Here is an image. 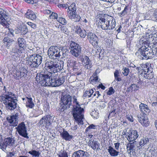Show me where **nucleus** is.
<instances>
[{
    "label": "nucleus",
    "instance_id": "1",
    "mask_svg": "<svg viewBox=\"0 0 157 157\" xmlns=\"http://www.w3.org/2000/svg\"><path fill=\"white\" fill-rule=\"evenodd\" d=\"M61 101L63 105L61 109V111H63L65 109L69 108L71 106H73L72 115L75 122L78 124H83L84 118L82 112L84 110L81 106L83 105L82 104L80 105L77 99L74 98L73 101L74 105H72V96L68 94H63L61 97Z\"/></svg>",
    "mask_w": 157,
    "mask_h": 157
},
{
    "label": "nucleus",
    "instance_id": "2",
    "mask_svg": "<svg viewBox=\"0 0 157 157\" xmlns=\"http://www.w3.org/2000/svg\"><path fill=\"white\" fill-rule=\"evenodd\" d=\"M51 75L48 74H40L37 75L36 77V81L42 86H52L56 87L62 85L65 82V78L64 77L56 78H51Z\"/></svg>",
    "mask_w": 157,
    "mask_h": 157
},
{
    "label": "nucleus",
    "instance_id": "3",
    "mask_svg": "<svg viewBox=\"0 0 157 157\" xmlns=\"http://www.w3.org/2000/svg\"><path fill=\"white\" fill-rule=\"evenodd\" d=\"M3 90L5 91L6 94L0 96V100L5 105L6 108L9 110H14L17 107V100L13 97L14 94L11 92L6 91V87L4 86Z\"/></svg>",
    "mask_w": 157,
    "mask_h": 157
},
{
    "label": "nucleus",
    "instance_id": "4",
    "mask_svg": "<svg viewBox=\"0 0 157 157\" xmlns=\"http://www.w3.org/2000/svg\"><path fill=\"white\" fill-rule=\"evenodd\" d=\"M111 19H106L101 18L98 23V25L101 26L102 29L106 30V32L109 34H112L115 29V21L112 17Z\"/></svg>",
    "mask_w": 157,
    "mask_h": 157
},
{
    "label": "nucleus",
    "instance_id": "5",
    "mask_svg": "<svg viewBox=\"0 0 157 157\" xmlns=\"http://www.w3.org/2000/svg\"><path fill=\"white\" fill-rule=\"evenodd\" d=\"M151 49L149 50L147 48H145L142 47L137 50L135 55L139 59H147L154 55L157 57V49H154L152 52H151Z\"/></svg>",
    "mask_w": 157,
    "mask_h": 157
},
{
    "label": "nucleus",
    "instance_id": "6",
    "mask_svg": "<svg viewBox=\"0 0 157 157\" xmlns=\"http://www.w3.org/2000/svg\"><path fill=\"white\" fill-rule=\"evenodd\" d=\"M63 63L62 65L54 59L48 62L45 63V69L49 73L48 75L51 76V74L55 73L61 70L63 68Z\"/></svg>",
    "mask_w": 157,
    "mask_h": 157
},
{
    "label": "nucleus",
    "instance_id": "7",
    "mask_svg": "<svg viewBox=\"0 0 157 157\" xmlns=\"http://www.w3.org/2000/svg\"><path fill=\"white\" fill-rule=\"evenodd\" d=\"M60 47L56 46H51L48 51V54L49 57L55 60L56 59L60 57L61 55H62L63 57H65L66 51L64 53V51H60Z\"/></svg>",
    "mask_w": 157,
    "mask_h": 157
},
{
    "label": "nucleus",
    "instance_id": "8",
    "mask_svg": "<svg viewBox=\"0 0 157 157\" xmlns=\"http://www.w3.org/2000/svg\"><path fill=\"white\" fill-rule=\"evenodd\" d=\"M42 59L41 56L34 54L29 56L28 59L27 60L26 63L31 67H36L41 63Z\"/></svg>",
    "mask_w": 157,
    "mask_h": 157
},
{
    "label": "nucleus",
    "instance_id": "9",
    "mask_svg": "<svg viewBox=\"0 0 157 157\" xmlns=\"http://www.w3.org/2000/svg\"><path fill=\"white\" fill-rule=\"evenodd\" d=\"M76 7L75 3H72L68 7L67 15L70 18L75 22L79 21L81 17L80 16L76 14Z\"/></svg>",
    "mask_w": 157,
    "mask_h": 157
},
{
    "label": "nucleus",
    "instance_id": "10",
    "mask_svg": "<svg viewBox=\"0 0 157 157\" xmlns=\"http://www.w3.org/2000/svg\"><path fill=\"white\" fill-rule=\"evenodd\" d=\"M145 37L146 41L149 44H153V47L151 52H153V50L157 49V32H156L154 34L147 33L146 34Z\"/></svg>",
    "mask_w": 157,
    "mask_h": 157
},
{
    "label": "nucleus",
    "instance_id": "11",
    "mask_svg": "<svg viewBox=\"0 0 157 157\" xmlns=\"http://www.w3.org/2000/svg\"><path fill=\"white\" fill-rule=\"evenodd\" d=\"M54 116L50 115H47L42 117L39 122L40 125L48 128L53 122Z\"/></svg>",
    "mask_w": 157,
    "mask_h": 157
},
{
    "label": "nucleus",
    "instance_id": "12",
    "mask_svg": "<svg viewBox=\"0 0 157 157\" xmlns=\"http://www.w3.org/2000/svg\"><path fill=\"white\" fill-rule=\"evenodd\" d=\"M123 134L125 135L127 140L130 142L135 141L139 136L136 130H127L126 132H124Z\"/></svg>",
    "mask_w": 157,
    "mask_h": 157
},
{
    "label": "nucleus",
    "instance_id": "13",
    "mask_svg": "<svg viewBox=\"0 0 157 157\" xmlns=\"http://www.w3.org/2000/svg\"><path fill=\"white\" fill-rule=\"evenodd\" d=\"M150 65V63H147L144 65V68L142 69V74L144 78L147 79L152 78L154 76L153 69Z\"/></svg>",
    "mask_w": 157,
    "mask_h": 157
},
{
    "label": "nucleus",
    "instance_id": "14",
    "mask_svg": "<svg viewBox=\"0 0 157 157\" xmlns=\"http://www.w3.org/2000/svg\"><path fill=\"white\" fill-rule=\"evenodd\" d=\"M70 52L76 57H78L81 53L80 46L77 43L71 42L70 44Z\"/></svg>",
    "mask_w": 157,
    "mask_h": 157
},
{
    "label": "nucleus",
    "instance_id": "15",
    "mask_svg": "<svg viewBox=\"0 0 157 157\" xmlns=\"http://www.w3.org/2000/svg\"><path fill=\"white\" fill-rule=\"evenodd\" d=\"M15 128L20 135L27 139L29 138L28 136V134L27 132L26 128L24 122H22L19 124L17 127H16Z\"/></svg>",
    "mask_w": 157,
    "mask_h": 157
},
{
    "label": "nucleus",
    "instance_id": "16",
    "mask_svg": "<svg viewBox=\"0 0 157 157\" xmlns=\"http://www.w3.org/2000/svg\"><path fill=\"white\" fill-rule=\"evenodd\" d=\"M7 17V15L6 12L4 11L2 9L0 8V24L6 27H9V24L6 20Z\"/></svg>",
    "mask_w": 157,
    "mask_h": 157
},
{
    "label": "nucleus",
    "instance_id": "17",
    "mask_svg": "<svg viewBox=\"0 0 157 157\" xmlns=\"http://www.w3.org/2000/svg\"><path fill=\"white\" fill-rule=\"evenodd\" d=\"M81 61L83 63V65L85 68L90 69L92 67L93 65L92 62L87 56H82L81 58Z\"/></svg>",
    "mask_w": 157,
    "mask_h": 157
},
{
    "label": "nucleus",
    "instance_id": "18",
    "mask_svg": "<svg viewBox=\"0 0 157 157\" xmlns=\"http://www.w3.org/2000/svg\"><path fill=\"white\" fill-rule=\"evenodd\" d=\"M22 52H21L17 47L15 46L12 49L11 51L12 59L15 61L18 60L20 59L21 54Z\"/></svg>",
    "mask_w": 157,
    "mask_h": 157
},
{
    "label": "nucleus",
    "instance_id": "19",
    "mask_svg": "<svg viewBox=\"0 0 157 157\" xmlns=\"http://www.w3.org/2000/svg\"><path fill=\"white\" fill-rule=\"evenodd\" d=\"M87 37L90 43L93 46H97L98 40L97 36L92 33L89 32L87 33Z\"/></svg>",
    "mask_w": 157,
    "mask_h": 157
},
{
    "label": "nucleus",
    "instance_id": "20",
    "mask_svg": "<svg viewBox=\"0 0 157 157\" xmlns=\"http://www.w3.org/2000/svg\"><path fill=\"white\" fill-rule=\"evenodd\" d=\"M137 117L138 121L143 126L147 127L149 125V122L146 116L140 114L137 115Z\"/></svg>",
    "mask_w": 157,
    "mask_h": 157
},
{
    "label": "nucleus",
    "instance_id": "21",
    "mask_svg": "<svg viewBox=\"0 0 157 157\" xmlns=\"http://www.w3.org/2000/svg\"><path fill=\"white\" fill-rule=\"evenodd\" d=\"M14 140L12 138L10 137L5 138L4 142H3L2 150L5 151L6 150V148H10V147L12 146Z\"/></svg>",
    "mask_w": 157,
    "mask_h": 157
},
{
    "label": "nucleus",
    "instance_id": "22",
    "mask_svg": "<svg viewBox=\"0 0 157 157\" xmlns=\"http://www.w3.org/2000/svg\"><path fill=\"white\" fill-rule=\"evenodd\" d=\"M18 49L21 52H23L26 47V43L25 40L22 38H19L17 40Z\"/></svg>",
    "mask_w": 157,
    "mask_h": 157
},
{
    "label": "nucleus",
    "instance_id": "23",
    "mask_svg": "<svg viewBox=\"0 0 157 157\" xmlns=\"http://www.w3.org/2000/svg\"><path fill=\"white\" fill-rule=\"evenodd\" d=\"M88 144V146L94 150H97L100 149L99 148L100 144L96 140L89 139Z\"/></svg>",
    "mask_w": 157,
    "mask_h": 157
},
{
    "label": "nucleus",
    "instance_id": "24",
    "mask_svg": "<svg viewBox=\"0 0 157 157\" xmlns=\"http://www.w3.org/2000/svg\"><path fill=\"white\" fill-rule=\"evenodd\" d=\"M7 120L10 124V125L13 126H17L18 124V119L16 118L13 116H9L6 118Z\"/></svg>",
    "mask_w": 157,
    "mask_h": 157
},
{
    "label": "nucleus",
    "instance_id": "25",
    "mask_svg": "<svg viewBox=\"0 0 157 157\" xmlns=\"http://www.w3.org/2000/svg\"><path fill=\"white\" fill-rule=\"evenodd\" d=\"M137 143V142L136 141H133L131 143L129 142L128 144L127 145V151L128 153H130L132 151H134L136 150V144Z\"/></svg>",
    "mask_w": 157,
    "mask_h": 157
},
{
    "label": "nucleus",
    "instance_id": "26",
    "mask_svg": "<svg viewBox=\"0 0 157 157\" xmlns=\"http://www.w3.org/2000/svg\"><path fill=\"white\" fill-rule=\"evenodd\" d=\"M75 32L82 38H85L87 35L86 31L78 26H76Z\"/></svg>",
    "mask_w": 157,
    "mask_h": 157
},
{
    "label": "nucleus",
    "instance_id": "27",
    "mask_svg": "<svg viewBox=\"0 0 157 157\" xmlns=\"http://www.w3.org/2000/svg\"><path fill=\"white\" fill-rule=\"evenodd\" d=\"M72 156V157H87V153L86 152L80 150L75 152Z\"/></svg>",
    "mask_w": 157,
    "mask_h": 157
},
{
    "label": "nucleus",
    "instance_id": "28",
    "mask_svg": "<svg viewBox=\"0 0 157 157\" xmlns=\"http://www.w3.org/2000/svg\"><path fill=\"white\" fill-rule=\"evenodd\" d=\"M139 108L141 112L144 114L149 113L150 112V110L148 106L144 103H141L139 105Z\"/></svg>",
    "mask_w": 157,
    "mask_h": 157
},
{
    "label": "nucleus",
    "instance_id": "29",
    "mask_svg": "<svg viewBox=\"0 0 157 157\" xmlns=\"http://www.w3.org/2000/svg\"><path fill=\"white\" fill-rule=\"evenodd\" d=\"M62 138L67 141H70L72 138L73 136L70 135L67 131H63V132L60 134Z\"/></svg>",
    "mask_w": 157,
    "mask_h": 157
},
{
    "label": "nucleus",
    "instance_id": "30",
    "mask_svg": "<svg viewBox=\"0 0 157 157\" xmlns=\"http://www.w3.org/2000/svg\"><path fill=\"white\" fill-rule=\"evenodd\" d=\"M25 16L27 18L32 20L35 19L36 18V15L34 13L29 10H28V11L25 13Z\"/></svg>",
    "mask_w": 157,
    "mask_h": 157
},
{
    "label": "nucleus",
    "instance_id": "31",
    "mask_svg": "<svg viewBox=\"0 0 157 157\" xmlns=\"http://www.w3.org/2000/svg\"><path fill=\"white\" fill-rule=\"evenodd\" d=\"M109 155L112 156H116L118 155L119 152L117 151L113 147L111 146L108 147L107 149Z\"/></svg>",
    "mask_w": 157,
    "mask_h": 157
},
{
    "label": "nucleus",
    "instance_id": "32",
    "mask_svg": "<svg viewBox=\"0 0 157 157\" xmlns=\"http://www.w3.org/2000/svg\"><path fill=\"white\" fill-rule=\"evenodd\" d=\"M26 98L27 100L26 104V107L29 108H33L35 104L33 101L32 98L26 97Z\"/></svg>",
    "mask_w": 157,
    "mask_h": 157
},
{
    "label": "nucleus",
    "instance_id": "33",
    "mask_svg": "<svg viewBox=\"0 0 157 157\" xmlns=\"http://www.w3.org/2000/svg\"><path fill=\"white\" fill-rule=\"evenodd\" d=\"M3 41L5 44H6V47L7 48H9L11 46L14 42V41L8 37L4 38L3 39Z\"/></svg>",
    "mask_w": 157,
    "mask_h": 157
},
{
    "label": "nucleus",
    "instance_id": "34",
    "mask_svg": "<svg viewBox=\"0 0 157 157\" xmlns=\"http://www.w3.org/2000/svg\"><path fill=\"white\" fill-rule=\"evenodd\" d=\"M94 90H95V89H94L93 90V89H91L88 90H86L83 96L87 98H89L90 97H91L92 98V96L93 95V93H94Z\"/></svg>",
    "mask_w": 157,
    "mask_h": 157
},
{
    "label": "nucleus",
    "instance_id": "35",
    "mask_svg": "<svg viewBox=\"0 0 157 157\" xmlns=\"http://www.w3.org/2000/svg\"><path fill=\"white\" fill-rule=\"evenodd\" d=\"M67 66L68 67H74L75 66L76 62L75 61L71 59H70L67 61Z\"/></svg>",
    "mask_w": 157,
    "mask_h": 157
},
{
    "label": "nucleus",
    "instance_id": "36",
    "mask_svg": "<svg viewBox=\"0 0 157 157\" xmlns=\"http://www.w3.org/2000/svg\"><path fill=\"white\" fill-rule=\"evenodd\" d=\"M60 29L62 33H63L67 35H68L70 32L67 28L65 26H61Z\"/></svg>",
    "mask_w": 157,
    "mask_h": 157
},
{
    "label": "nucleus",
    "instance_id": "37",
    "mask_svg": "<svg viewBox=\"0 0 157 157\" xmlns=\"http://www.w3.org/2000/svg\"><path fill=\"white\" fill-rule=\"evenodd\" d=\"M28 153L33 156H34L35 157H39L40 154V153L39 151L34 150L29 151Z\"/></svg>",
    "mask_w": 157,
    "mask_h": 157
},
{
    "label": "nucleus",
    "instance_id": "38",
    "mask_svg": "<svg viewBox=\"0 0 157 157\" xmlns=\"http://www.w3.org/2000/svg\"><path fill=\"white\" fill-rule=\"evenodd\" d=\"M148 141V139L147 138L144 137L141 140L139 143L140 144L143 146L144 145L147 144Z\"/></svg>",
    "mask_w": 157,
    "mask_h": 157
},
{
    "label": "nucleus",
    "instance_id": "39",
    "mask_svg": "<svg viewBox=\"0 0 157 157\" xmlns=\"http://www.w3.org/2000/svg\"><path fill=\"white\" fill-rule=\"evenodd\" d=\"M90 81H91L90 82L93 84L94 83H95V82L99 81L98 78L97 76L92 77L90 78Z\"/></svg>",
    "mask_w": 157,
    "mask_h": 157
},
{
    "label": "nucleus",
    "instance_id": "40",
    "mask_svg": "<svg viewBox=\"0 0 157 157\" xmlns=\"http://www.w3.org/2000/svg\"><path fill=\"white\" fill-rule=\"evenodd\" d=\"M57 21L63 25H65L67 23L66 20L62 17H58L57 18Z\"/></svg>",
    "mask_w": 157,
    "mask_h": 157
},
{
    "label": "nucleus",
    "instance_id": "41",
    "mask_svg": "<svg viewBox=\"0 0 157 157\" xmlns=\"http://www.w3.org/2000/svg\"><path fill=\"white\" fill-rule=\"evenodd\" d=\"M106 94L107 95H111L113 94L115 92V90L112 87L109 88V90L107 91L106 90Z\"/></svg>",
    "mask_w": 157,
    "mask_h": 157
},
{
    "label": "nucleus",
    "instance_id": "42",
    "mask_svg": "<svg viewBox=\"0 0 157 157\" xmlns=\"http://www.w3.org/2000/svg\"><path fill=\"white\" fill-rule=\"evenodd\" d=\"M128 6H126L124 10L121 12V13H119V15L121 17L124 16L126 14L127 12Z\"/></svg>",
    "mask_w": 157,
    "mask_h": 157
},
{
    "label": "nucleus",
    "instance_id": "43",
    "mask_svg": "<svg viewBox=\"0 0 157 157\" xmlns=\"http://www.w3.org/2000/svg\"><path fill=\"white\" fill-rule=\"evenodd\" d=\"M59 157H68L67 153L65 151H61L59 155Z\"/></svg>",
    "mask_w": 157,
    "mask_h": 157
},
{
    "label": "nucleus",
    "instance_id": "44",
    "mask_svg": "<svg viewBox=\"0 0 157 157\" xmlns=\"http://www.w3.org/2000/svg\"><path fill=\"white\" fill-rule=\"evenodd\" d=\"M26 24L28 26L34 29H35L37 28L36 25L33 23L30 22H28L26 23Z\"/></svg>",
    "mask_w": 157,
    "mask_h": 157
},
{
    "label": "nucleus",
    "instance_id": "45",
    "mask_svg": "<svg viewBox=\"0 0 157 157\" xmlns=\"http://www.w3.org/2000/svg\"><path fill=\"white\" fill-rule=\"evenodd\" d=\"M122 74L124 76H127L129 72V69L126 67L123 68L122 69Z\"/></svg>",
    "mask_w": 157,
    "mask_h": 157
},
{
    "label": "nucleus",
    "instance_id": "46",
    "mask_svg": "<svg viewBox=\"0 0 157 157\" xmlns=\"http://www.w3.org/2000/svg\"><path fill=\"white\" fill-rule=\"evenodd\" d=\"M27 73V70L25 69H23L22 71L20 73V76L21 78V77L25 76L26 75V73Z\"/></svg>",
    "mask_w": 157,
    "mask_h": 157
},
{
    "label": "nucleus",
    "instance_id": "47",
    "mask_svg": "<svg viewBox=\"0 0 157 157\" xmlns=\"http://www.w3.org/2000/svg\"><path fill=\"white\" fill-rule=\"evenodd\" d=\"M96 127V126H95L93 124H91L89 126L86 128V132H87L90 129H95Z\"/></svg>",
    "mask_w": 157,
    "mask_h": 157
},
{
    "label": "nucleus",
    "instance_id": "48",
    "mask_svg": "<svg viewBox=\"0 0 157 157\" xmlns=\"http://www.w3.org/2000/svg\"><path fill=\"white\" fill-rule=\"evenodd\" d=\"M137 86L135 84H132L128 88V89H131L132 90L134 89V90H137Z\"/></svg>",
    "mask_w": 157,
    "mask_h": 157
},
{
    "label": "nucleus",
    "instance_id": "49",
    "mask_svg": "<svg viewBox=\"0 0 157 157\" xmlns=\"http://www.w3.org/2000/svg\"><path fill=\"white\" fill-rule=\"evenodd\" d=\"M126 118L129 121L131 122H132L133 121V117L131 115H127Z\"/></svg>",
    "mask_w": 157,
    "mask_h": 157
},
{
    "label": "nucleus",
    "instance_id": "50",
    "mask_svg": "<svg viewBox=\"0 0 157 157\" xmlns=\"http://www.w3.org/2000/svg\"><path fill=\"white\" fill-rule=\"evenodd\" d=\"M97 95V96L96 97L97 98H98L100 95V94H99V92L98 91L95 92L94 93H93V95L92 96V98L96 96Z\"/></svg>",
    "mask_w": 157,
    "mask_h": 157
},
{
    "label": "nucleus",
    "instance_id": "51",
    "mask_svg": "<svg viewBox=\"0 0 157 157\" xmlns=\"http://www.w3.org/2000/svg\"><path fill=\"white\" fill-rule=\"evenodd\" d=\"M51 16L54 17V18L56 19L58 18V14L57 13H54L53 12H52L51 14Z\"/></svg>",
    "mask_w": 157,
    "mask_h": 157
},
{
    "label": "nucleus",
    "instance_id": "52",
    "mask_svg": "<svg viewBox=\"0 0 157 157\" xmlns=\"http://www.w3.org/2000/svg\"><path fill=\"white\" fill-rule=\"evenodd\" d=\"M142 145L140 144V143L139 142V143H138L137 142V143L136 144V150L140 149L142 147Z\"/></svg>",
    "mask_w": 157,
    "mask_h": 157
},
{
    "label": "nucleus",
    "instance_id": "53",
    "mask_svg": "<svg viewBox=\"0 0 157 157\" xmlns=\"http://www.w3.org/2000/svg\"><path fill=\"white\" fill-rule=\"evenodd\" d=\"M22 31V28L21 27H19V28H18L16 30H15V33L16 34L18 33L21 32Z\"/></svg>",
    "mask_w": 157,
    "mask_h": 157
},
{
    "label": "nucleus",
    "instance_id": "54",
    "mask_svg": "<svg viewBox=\"0 0 157 157\" xmlns=\"http://www.w3.org/2000/svg\"><path fill=\"white\" fill-rule=\"evenodd\" d=\"M119 72L117 70H116L115 71V72L114 73V77H116L117 76H119Z\"/></svg>",
    "mask_w": 157,
    "mask_h": 157
},
{
    "label": "nucleus",
    "instance_id": "55",
    "mask_svg": "<svg viewBox=\"0 0 157 157\" xmlns=\"http://www.w3.org/2000/svg\"><path fill=\"white\" fill-rule=\"evenodd\" d=\"M120 144L119 143H114V145L115 146V149L117 150H118L119 148V147L120 146Z\"/></svg>",
    "mask_w": 157,
    "mask_h": 157
},
{
    "label": "nucleus",
    "instance_id": "56",
    "mask_svg": "<svg viewBox=\"0 0 157 157\" xmlns=\"http://www.w3.org/2000/svg\"><path fill=\"white\" fill-rule=\"evenodd\" d=\"M104 51H102L101 50V51L100 53H99V57L100 58H102L104 56Z\"/></svg>",
    "mask_w": 157,
    "mask_h": 157
},
{
    "label": "nucleus",
    "instance_id": "57",
    "mask_svg": "<svg viewBox=\"0 0 157 157\" xmlns=\"http://www.w3.org/2000/svg\"><path fill=\"white\" fill-rule=\"evenodd\" d=\"M60 6L61 7H62L64 8H65V9H66L67 8H68V7L69 6L68 5L66 4H61L60 5Z\"/></svg>",
    "mask_w": 157,
    "mask_h": 157
},
{
    "label": "nucleus",
    "instance_id": "58",
    "mask_svg": "<svg viewBox=\"0 0 157 157\" xmlns=\"http://www.w3.org/2000/svg\"><path fill=\"white\" fill-rule=\"evenodd\" d=\"M98 87L101 88L102 90H105V87L103 86L102 83L100 84L99 85Z\"/></svg>",
    "mask_w": 157,
    "mask_h": 157
},
{
    "label": "nucleus",
    "instance_id": "59",
    "mask_svg": "<svg viewBox=\"0 0 157 157\" xmlns=\"http://www.w3.org/2000/svg\"><path fill=\"white\" fill-rule=\"evenodd\" d=\"M115 80H117L118 82H120L121 81V78L119 77V76H117L114 77Z\"/></svg>",
    "mask_w": 157,
    "mask_h": 157
},
{
    "label": "nucleus",
    "instance_id": "60",
    "mask_svg": "<svg viewBox=\"0 0 157 157\" xmlns=\"http://www.w3.org/2000/svg\"><path fill=\"white\" fill-rule=\"evenodd\" d=\"M154 17L156 18V20H157V10H155L154 14L153 15Z\"/></svg>",
    "mask_w": 157,
    "mask_h": 157
},
{
    "label": "nucleus",
    "instance_id": "61",
    "mask_svg": "<svg viewBox=\"0 0 157 157\" xmlns=\"http://www.w3.org/2000/svg\"><path fill=\"white\" fill-rule=\"evenodd\" d=\"M8 30H9V32H10V33L13 36H14V31L13 30L10 29H9Z\"/></svg>",
    "mask_w": 157,
    "mask_h": 157
},
{
    "label": "nucleus",
    "instance_id": "62",
    "mask_svg": "<svg viewBox=\"0 0 157 157\" xmlns=\"http://www.w3.org/2000/svg\"><path fill=\"white\" fill-rule=\"evenodd\" d=\"M117 0H108L107 2L111 3H113L115 2H117Z\"/></svg>",
    "mask_w": 157,
    "mask_h": 157
},
{
    "label": "nucleus",
    "instance_id": "63",
    "mask_svg": "<svg viewBox=\"0 0 157 157\" xmlns=\"http://www.w3.org/2000/svg\"><path fill=\"white\" fill-rule=\"evenodd\" d=\"M52 12L49 10H45V13H46L48 14H51L52 13Z\"/></svg>",
    "mask_w": 157,
    "mask_h": 157
},
{
    "label": "nucleus",
    "instance_id": "64",
    "mask_svg": "<svg viewBox=\"0 0 157 157\" xmlns=\"http://www.w3.org/2000/svg\"><path fill=\"white\" fill-rule=\"evenodd\" d=\"M152 106H156L157 105V101L153 102L151 104Z\"/></svg>",
    "mask_w": 157,
    "mask_h": 157
}]
</instances>
